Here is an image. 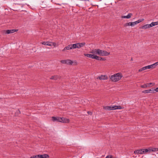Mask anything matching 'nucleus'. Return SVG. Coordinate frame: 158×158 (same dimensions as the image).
Listing matches in <instances>:
<instances>
[{"instance_id": "f257e3e1", "label": "nucleus", "mask_w": 158, "mask_h": 158, "mask_svg": "<svg viewBox=\"0 0 158 158\" xmlns=\"http://www.w3.org/2000/svg\"><path fill=\"white\" fill-rule=\"evenodd\" d=\"M90 53L101 56H108L110 54V52H107L106 51L101 50L99 49H93L90 51Z\"/></svg>"}, {"instance_id": "f03ea898", "label": "nucleus", "mask_w": 158, "mask_h": 158, "mask_svg": "<svg viewBox=\"0 0 158 158\" xmlns=\"http://www.w3.org/2000/svg\"><path fill=\"white\" fill-rule=\"evenodd\" d=\"M123 77L122 74L118 73L110 76V78L112 81L116 82L120 80Z\"/></svg>"}, {"instance_id": "7ed1b4c3", "label": "nucleus", "mask_w": 158, "mask_h": 158, "mask_svg": "<svg viewBox=\"0 0 158 158\" xmlns=\"http://www.w3.org/2000/svg\"><path fill=\"white\" fill-rule=\"evenodd\" d=\"M52 119L53 121H57L63 123L69 122V119H65L63 117L61 118L57 117H52Z\"/></svg>"}, {"instance_id": "20e7f679", "label": "nucleus", "mask_w": 158, "mask_h": 158, "mask_svg": "<svg viewBox=\"0 0 158 158\" xmlns=\"http://www.w3.org/2000/svg\"><path fill=\"white\" fill-rule=\"evenodd\" d=\"M146 152H148V149H142L139 150H137L134 151V153L135 154H144Z\"/></svg>"}, {"instance_id": "39448f33", "label": "nucleus", "mask_w": 158, "mask_h": 158, "mask_svg": "<svg viewBox=\"0 0 158 158\" xmlns=\"http://www.w3.org/2000/svg\"><path fill=\"white\" fill-rule=\"evenodd\" d=\"M60 62L62 64H66L68 65H72L73 62L70 60L67 59L65 60H62Z\"/></svg>"}, {"instance_id": "423d86ee", "label": "nucleus", "mask_w": 158, "mask_h": 158, "mask_svg": "<svg viewBox=\"0 0 158 158\" xmlns=\"http://www.w3.org/2000/svg\"><path fill=\"white\" fill-rule=\"evenodd\" d=\"M16 31V30L15 29L7 30H4L3 33L5 34H9L13 33Z\"/></svg>"}, {"instance_id": "0eeeda50", "label": "nucleus", "mask_w": 158, "mask_h": 158, "mask_svg": "<svg viewBox=\"0 0 158 158\" xmlns=\"http://www.w3.org/2000/svg\"><path fill=\"white\" fill-rule=\"evenodd\" d=\"M110 110H113L116 109H121V107L120 106H110Z\"/></svg>"}, {"instance_id": "6e6552de", "label": "nucleus", "mask_w": 158, "mask_h": 158, "mask_svg": "<svg viewBox=\"0 0 158 158\" xmlns=\"http://www.w3.org/2000/svg\"><path fill=\"white\" fill-rule=\"evenodd\" d=\"M142 92L144 93H154V90L153 88L148 90L143 91Z\"/></svg>"}, {"instance_id": "1a4fd4ad", "label": "nucleus", "mask_w": 158, "mask_h": 158, "mask_svg": "<svg viewBox=\"0 0 158 158\" xmlns=\"http://www.w3.org/2000/svg\"><path fill=\"white\" fill-rule=\"evenodd\" d=\"M97 78L100 80H106L108 79V77L106 75H102L98 77Z\"/></svg>"}, {"instance_id": "9d476101", "label": "nucleus", "mask_w": 158, "mask_h": 158, "mask_svg": "<svg viewBox=\"0 0 158 158\" xmlns=\"http://www.w3.org/2000/svg\"><path fill=\"white\" fill-rule=\"evenodd\" d=\"M84 55L90 58L94 59V56H95V54H84Z\"/></svg>"}, {"instance_id": "9b49d317", "label": "nucleus", "mask_w": 158, "mask_h": 158, "mask_svg": "<svg viewBox=\"0 0 158 158\" xmlns=\"http://www.w3.org/2000/svg\"><path fill=\"white\" fill-rule=\"evenodd\" d=\"M148 153L151 152H158V148H148Z\"/></svg>"}, {"instance_id": "f8f14e48", "label": "nucleus", "mask_w": 158, "mask_h": 158, "mask_svg": "<svg viewBox=\"0 0 158 158\" xmlns=\"http://www.w3.org/2000/svg\"><path fill=\"white\" fill-rule=\"evenodd\" d=\"M78 48H79L84 47L85 45V42H82L81 43H77Z\"/></svg>"}, {"instance_id": "ddd939ff", "label": "nucleus", "mask_w": 158, "mask_h": 158, "mask_svg": "<svg viewBox=\"0 0 158 158\" xmlns=\"http://www.w3.org/2000/svg\"><path fill=\"white\" fill-rule=\"evenodd\" d=\"M39 158H48L49 156L47 154H44L43 155H39Z\"/></svg>"}, {"instance_id": "4468645a", "label": "nucleus", "mask_w": 158, "mask_h": 158, "mask_svg": "<svg viewBox=\"0 0 158 158\" xmlns=\"http://www.w3.org/2000/svg\"><path fill=\"white\" fill-rule=\"evenodd\" d=\"M132 15V13H130L127 16H122L121 18H122L129 19L131 17Z\"/></svg>"}, {"instance_id": "2eb2a0df", "label": "nucleus", "mask_w": 158, "mask_h": 158, "mask_svg": "<svg viewBox=\"0 0 158 158\" xmlns=\"http://www.w3.org/2000/svg\"><path fill=\"white\" fill-rule=\"evenodd\" d=\"M150 27L149 24H147L140 27V28L142 29H146Z\"/></svg>"}, {"instance_id": "dca6fc26", "label": "nucleus", "mask_w": 158, "mask_h": 158, "mask_svg": "<svg viewBox=\"0 0 158 158\" xmlns=\"http://www.w3.org/2000/svg\"><path fill=\"white\" fill-rule=\"evenodd\" d=\"M41 43L42 44L44 45L48 46H51L52 45V43L49 42H42Z\"/></svg>"}, {"instance_id": "f3484780", "label": "nucleus", "mask_w": 158, "mask_h": 158, "mask_svg": "<svg viewBox=\"0 0 158 158\" xmlns=\"http://www.w3.org/2000/svg\"><path fill=\"white\" fill-rule=\"evenodd\" d=\"M71 49L70 44L68 45V46L65 47L62 50V51H64L66 50H69Z\"/></svg>"}, {"instance_id": "a211bd4d", "label": "nucleus", "mask_w": 158, "mask_h": 158, "mask_svg": "<svg viewBox=\"0 0 158 158\" xmlns=\"http://www.w3.org/2000/svg\"><path fill=\"white\" fill-rule=\"evenodd\" d=\"M59 78V77L58 76L56 75L52 76L50 78L51 79L56 80Z\"/></svg>"}, {"instance_id": "6ab92c4d", "label": "nucleus", "mask_w": 158, "mask_h": 158, "mask_svg": "<svg viewBox=\"0 0 158 158\" xmlns=\"http://www.w3.org/2000/svg\"><path fill=\"white\" fill-rule=\"evenodd\" d=\"M101 57L97 56L96 54H95V56H94V59L98 60H100Z\"/></svg>"}, {"instance_id": "aec40b11", "label": "nucleus", "mask_w": 158, "mask_h": 158, "mask_svg": "<svg viewBox=\"0 0 158 158\" xmlns=\"http://www.w3.org/2000/svg\"><path fill=\"white\" fill-rule=\"evenodd\" d=\"M131 22H129V23H127L125 24L124 25V26L125 27H127V26H132V25H131Z\"/></svg>"}, {"instance_id": "412c9836", "label": "nucleus", "mask_w": 158, "mask_h": 158, "mask_svg": "<svg viewBox=\"0 0 158 158\" xmlns=\"http://www.w3.org/2000/svg\"><path fill=\"white\" fill-rule=\"evenodd\" d=\"M103 108L105 110H110V106H105Z\"/></svg>"}, {"instance_id": "4be33fe9", "label": "nucleus", "mask_w": 158, "mask_h": 158, "mask_svg": "<svg viewBox=\"0 0 158 158\" xmlns=\"http://www.w3.org/2000/svg\"><path fill=\"white\" fill-rule=\"evenodd\" d=\"M39 155H34L30 157V158H39Z\"/></svg>"}, {"instance_id": "5701e85b", "label": "nucleus", "mask_w": 158, "mask_h": 158, "mask_svg": "<svg viewBox=\"0 0 158 158\" xmlns=\"http://www.w3.org/2000/svg\"><path fill=\"white\" fill-rule=\"evenodd\" d=\"M141 87L142 88H146L148 87V85L147 84H144V85H141Z\"/></svg>"}, {"instance_id": "b1692460", "label": "nucleus", "mask_w": 158, "mask_h": 158, "mask_svg": "<svg viewBox=\"0 0 158 158\" xmlns=\"http://www.w3.org/2000/svg\"><path fill=\"white\" fill-rule=\"evenodd\" d=\"M143 20H144L143 19H139V20H138L137 21H136V23L137 24H138V23L141 22Z\"/></svg>"}, {"instance_id": "393cba45", "label": "nucleus", "mask_w": 158, "mask_h": 158, "mask_svg": "<svg viewBox=\"0 0 158 158\" xmlns=\"http://www.w3.org/2000/svg\"><path fill=\"white\" fill-rule=\"evenodd\" d=\"M149 25L150 27L156 25L155 22H152L151 24H149Z\"/></svg>"}, {"instance_id": "a878e982", "label": "nucleus", "mask_w": 158, "mask_h": 158, "mask_svg": "<svg viewBox=\"0 0 158 158\" xmlns=\"http://www.w3.org/2000/svg\"><path fill=\"white\" fill-rule=\"evenodd\" d=\"M145 70V68H144V67H143L142 68H140V69H139V72H141L143 70Z\"/></svg>"}, {"instance_id": "bb28decb", "label": "nucleus", "mask_w": 158, "mask_h": 158, "mask_svg": "<svg viewBox=\"0 0 158 158\" xmlns=\"http://www.w3.org/2000/svg\"><path fill=\"white\" fill-rule=\"evenodd\" d=\"M131 24L132 25V26H134L135 25H136V24H137L136 23V21H135V22H131Z\"/></svg>"}, {"instance_id": "cd10ccee", "label": "nucleus", "mask_w": 158, "mask_h": 158, "mask_svg": "<svg viewBox=\"0 0 158 158\" xmlns=\"http://www.w3.org/2000/svg\"><path fill=\"white\" fill-rule=\"evenodd\" d=\"M148 87L150 86V85H152V86H153L154 85V83H148Z\"/></svg>"}, {"instance_id": "c85d7f7f", "label": "nucleus", "mask_w": 158, "mask_h": 158, "mask_svg": "<svg viewBox=\"0 0 158 158\" xmlns=\"http://www.w3.org/2000/svg\"><path fill=\"white\" fill-rule=\"evenodd\" d=\"M70 47H71V49L75 48L74 45V44H70Z\"/></svg>"}, {"instance_id": "c756f323", "label": "nucleus", "mask_w": 158, "mask_h": 158, "mask_svg": "<svg viewBox=\"0 0 158 158\" xmlns=\"http://www.w3.org/2000/svg\"><path fill=\"white\" fill-rule=\"evenodd\" d=\"M149 66L150 69H152L155 68V67H154L153 64L150 65H149Z\"/></svg>"}, {"instance_id": "7c9ffc66", "label": "nucleus", "mask_w": 158, "mask_h": 158, "mask_svg": "<svg viewBox=\"0 0 158 158\" xmlns=\"http://www.w3.org/2000/svg\"><path fill=\"white\" fill-rule=\"evenodd\" d=\"M145 68V70L150 69L149 65L144 67Z\"/></svg>"}, {"instance_id": "2f4dec72", "label": "nucleus", "mask_w": 158, "mask_h": 158, "mask_svg": "<svg viewBox=\"0 0 158 158\" xmlns=\"http://www.w3.org/2000/svg\"><path fill=\"white\" fill-rule=\"evenodd\" d=\"M153 64L155 68L157 65H158V61Z\"/></svg>"}, {"instance_id": "473e14b6", "label": "nucleus", "mask_w": 158, "mask_h": 158, "mask_svg": "<svg viewBox=\"0 0 158 158\" xmlns=\"http://www.w3.org/2000/svg\"><path fill=\"white\" fill-rule=\"evenodd\" d=\"M74 44L75 48H78L77 43H76Z\"/></svg>"}, {"instance_id": "72a5a7b5", "label": "nucleus", "mask_w": 158, "mask_h": 158, "mask_svg": "<svg viewBox=\"0 0 158 158\" xmlns=\"http://www.w3.org/2000/svg\"><path fill=\"white\" fill-rule=\"evenodd\" d=\"M100 59V60L105 61L106 60V59L105 58L101 57Z\"/></svg>"}, {"instance_id": "f704fd0d", "label": "nucleus", "mask_w": 158, "mask_h": 158, "mask_svg": "<svg viewBox=\"0 0 158 158\" xmlns=\"http://www.w3.org/2000/svg\"><path fill=\"white\" fill-rule=\"evenodd\" d=\"M154 92L155 91L156 92H158V88H157L156 89H154Z\"/></svg>"}, {"instance_id": "c9c22d12", "label": "nucleus", "mask_w": 158, "mask_h": 158, "mask_svg": "<svg viewBox=\"0 0 158 158\" xmlns=\"http://www.w3.org/2000/svg\"><path fill=\"white\" fill-rule=\"evenodd\" d=\"M88 113L90 115H92V113L90 111L88 112Z\"/></svg>"}, {"instance_id": "e433bc0d", "label": "nucleus", "mask_w": 158, "mask_h": 158, "mask_svg": "<svg viewBox=\"0 0 158 158\" xmlns=\"http://www.w3.org/2000/svg\"><path fill=\"white\" fill-rule=\"evenodd\" d=\"M154 22L156 25H158V21Z\"/></svg>"}, {"instance_id": "4c0bfd02", "label": "nucleus", "mask_w": 158, "mask_h": 158, "mask_svg": "<svg viewBox=\"0 0 158 158\" xmlns=\"http://www.w3.org/2000/svg\"><path fill=\"white\" fill-rule=\"evenodd\" d=\"M18 111H19V112H20V111H19V110H18Z\"/></svg>"}]
</instances>
